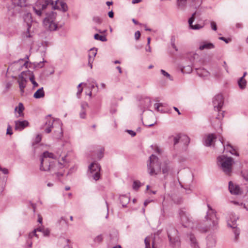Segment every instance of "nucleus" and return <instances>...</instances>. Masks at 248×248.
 Wrapping results in <instances>:
<instances>
[{
  "label": "nucleus",
  "mask_w": 248,
  "mask_h": 248,
  "mask_svg": "<svg viewBox=\"0 0 248 248\" xmlns=\"http://www.w3.org/2000/svg\"><path fill=\"white\" fill-rule=\"evenodd\" d=\"M28 32L26 33V35L27 37L30 38V37H31V35L30 33V32H29V28H31V26H30L29 23H28Z\"/></svg>",
  "instance_id": "nucleus-59"
},
{
  "label": "nucleus",
  "mask_w": 248,
  "mask_h": 248,
  "mask_svg": "<svg viewBox=\"0 0 248 248\" xmlns=\"http://www.w3.org/2000/svg\"><path fill=\"white\" fill-rule=\"evenodd\" d=\"M66 241L67 242V244L64 246V248H72V247L70 244L69 240L68 239H67Z\"/></svg>",
  "instance_id": "nucleus-50"
},
{
  "label": "nucleus",
  "mask_w": 248,
  "mask_h": 248,
  "mask_svg": "<svg viewBox=\"0 0 248 248\" xmlns=\"http://www.w3.org/2000/svg\"><path fill=\"white\" fill-rule=\"evenodd\" d=\"M226 147H230L231 148V150H229V152L230 153H231L232 155H236V156H238L239 155V154L235 152V150L234 149H233V148L232 147V145L229 144V143H228L227 145H226Z\"/></svg>",
  "instance_id": "nucleus-34"
},
{
  "label": "nucleus",
  "mask_w": 248,
  "mask_h": 248,
  "mask_svg": "<svg viewBox=\"0 0 248 248\" xmlns=\"http://www.w3.org/2000/svg\"><path fill=\"white\" fill-rule=\"evenodd\" d=\"M140 186V182L139 181H135L133 184V188L135 190H138Z\"/></svg>",
  "instance_id": "nucleus-36"
},
{
  "label": "nucleus",
  "mask_w": 248,
  "mask_h": 248,
  "mask_svg": "<svg viewBox=\"0 0 248 248\" xmlns=\"http://www.w3.org/2000/svg\"><path fill=\"white\" fill-rule=\"evenodd\" d=\"M45 126H46L45 131L46 133H49L51 131V127L55 126L56 124H58L60 126V132H58L59 134H57V132H55L54 138L56 139H60L62 134V125L59 123V120L57 119H54L52 118L50 115H47L45 118Z\"/></svg>",
  "instance_id": "nucleus-6"
},
{
  "label": "nucleus",
  "mask_w": 248,
  "mask_h": 248,
  "mask_svg": "<svg viewBox=\"0 0 248 248\" xmlns=\"http://www.w3.org/2000/svg\"><path fill=\"white\" fill-rule=\"evenodd\" d=\"M62 8V0H57L55 3L52 0H38L33 7L35 14L38 16H41L45 14L46 17L43 22L44 25L50 31H55L57 29V25L55 23L56 13L51 11L48 12L47 10H61Z\"/></svg>",
  "instance_id": "nucleus-1"
},
{
  "label": "nucleus",
  "mask_w": 248,
  "mask_h": 248,
  "mask_svg": "<svg viewBox=\"0 0 248 248\" xmlns=\"http://www.w3.org/2000/svg\"><path fill=\"white\" fill-rule=\"evenodd\" d=\"M6 134L7 135H11L13 134L12 127L10 125H8Z\"/></svg>",
  "instance_id": "nucleus-44"
},
{
  "label": "nucleus",
  "mask_w": 248,
  "mask_h": 248,
  "mask_svg": "<svg viewBox=\"0 0 248 248\" xmlns=\"http://www.w3.org/2000/svg\"><path fill=\"white\" fill-rule=\"evenodd\" d=\"M178 214L182 225L184 227H190L192 222L188 213L184 209H180Z\"/></svg>",
  "instance_id": "nucleus-9"
},
{
  "label": "nucleus",
  "mask_w": 248,
  "mask_h": 248,
  "mask_svg": "<svg viewBox=\"0 0 248 248\" xmlns=\"http://www.w3.org/2000/svg\"><path fill=\"white\" fill-rule=\"evenodd\" d=\"M190 140L188 136L186 135L181 136L180 142L182 143L184 145H187L189 143Z\"/></svg>",
  "instance_id": "nucleus-28"
},
{
  "label": "nucleus",
  "mask_w": 248,
  "mask_h": 248,
  "mask_svg": "<svg viewBox=\"0 0 248 248\" xmlns=\"http://www.w3.org/2000/svg\"><path fill=\"white\" fill-rule=\"evenodd\" d=\"M219 140L220 141L221 144H222V146L223 147V149L224 150L225 149V144L224 143V140H223V137H221L220 139H219Z\"/></svg>",
  "instance_id": "nucleus-62"
},
{
  "label": "nucleus",
  "mask_w": 248,
  "mask_h": 248,
  "mask_svg": "<svg viewBox=\"0 0 248 248\" xmlns=\"http://www.w3.org/2000/svg\"><path fill=\"white\" fill-rule=\"evenodd\" d=\"M192 71V67L189 65L184 66L181 68V72L183 73H190Z\"/></svg>",
  "instance_id": "nucleus-32"
},
{
  "label": "nucleus",
  "mask_w": 248,
  "mask_h": 248,
  "mask_svg": "<svg viewBox=\"0 0 248 248\" xmlns=\"http://www.w3.org/2000/svg\"><path fill=\"white\" fill-rule=\"evenodd\" d=\"M104 152V149L103 148H101L100 149L99 152L97 154V157L99 159H101L103 157Z\"/></svg>",
  "instance_id": "nucleus-38"
},
{
  "label": "nucleus",
  "mask_w": 248,
  "mask_h": 248,
  "mask_svg": "<svg viewBox=\"0 0 248 248\" xmlns=\"http://www.w3.org/2000/svg\"><path fill=\"white\" fill-rule=\"evenodd\" d=\"M13 1L15 4L18 7H25L27 5L26 0H13Z\"/></svg>",
  "instance_id": "nucleus-26"
},
{
  "label": "nucleus",
  "mask_w": 248,
  "mask_h": 248,
  "mask_svg": "<svg viewBox=\"0 0 248 248\" xmlns=\"http://www.w3.org/2000/svg\"><path fill=\"white\" fill-rule=\"evenodd\" d=\"M196 72L200 77H207L209 75V72L204 68L196 69Z\"/></svg>",
  "instance_id": "nucleus-21"
},
{
  "label": "nucleus",
  "mask_w": 248,
  "mask_h": 248,
  "mask_svg": "<svg viewBox=\"0 0 248 248\" xmlns=\"http://www.w3.org/2000/svg\"><path fill=\"white\" fill-rule=\"evenodd\" d=\"M160 72L163 75L166 77L167 78H169L170 80H172V79H171V78L170 75L168 72H166L165 70L161 69L160 70Z\"/></svg>",
  "instance_id": "nucleus-39"
},
{
  "label": "nucleus",
  "mask_w": 248,
  "mask_h": 248,
  "mask_svg": "<svg viewBox=\"0 0 248 248\" xmlns=\"http://www.w3.org/2000/svg\"><path fill=\"white\" fill-rule=\"evenodd\" d=\"M82 90H83L82 88H80V89H78V91L77 93V95L78 98L80 97V95L81 93L82 92Z\"/></svg>",
  "instance_id": "nucleus-58"
},
{
  "label": "nucleus",
  "mask_w": 248,
  "mask_h": 248,
  "mask_svg": "<svg viewBox=\"0 0 248 248\" xmlns=\"http://www.w3.org/2000/svg\"><path fill=\"white\" fill-rule=\"evenodd\" d=\"M0 171H2V172H3V173L4 174H7V173H8V170H7V169H6V168H3V169H2V168H1L0 167Z\"/></svg>",
  "instance_id": "nucleus-56"
},
{
  "label": "nucleus",
  "mask_w": 248,
  "mask_h": 248,
  "mask_svg": "<svg viewBox=\"0 0 248 248\" xmlns=\"http://www.w3.org/2000/svg\"><path fill=\"white\" fill-rule=\"evenodd\" d=\"M82 90H83L82 88H80V89H78V91L77 93V95L78 98L80 97V95L81 93L82 92Z\"/></svg>",
  "instance_id": "nucleus-57"
},
{
  "label": "nucleus",
  "mask_w": 248,
  "mask_h": 248,
  "mask_svg": "<svg viewBox=\"0 0 248 248\" xmlns=\"http://www.w3.org/2000/svg\"><path fill=\"white\" fill-rule=\"evenodd\" d=\"M168 236L169 239L170 245L173 248H179L180 240L178 231L172 227H170L168 229Z\"/></svg>",
  "instance_id": "nucleus-7"
},
{
  "label": "nucleus",
  "mask_w": 248,
  "mask_h": 248,
  "mask_svg": "<svg viewBox=\"0 0 248 248\" xmlns=\"http://www.w3.org/2000/svg\"><path fill=\"white\" fill-rule=\"evenodd\" d=\"M214 47L215 46L213 44L207 42H203L201 43L199 46V49L200 50H202L204 49H209L214 48Z\"/></svg>",
  "instance_id": "nucleus-18"
},
{
  "label": "nucleus",
  "mask_w": 248,
  "mask_h": 248,
  "mask_svg": "<svg viewBox=\"0 0 248 248\" xmlns=\"http://www.w3.org/2000/svg\"><path fill=\"white\" fill-rule=\"evenodd\" d=\"M62 152L60 151L56 154L47 151L43 153L41 156L40 169L42 171H48L52 169L54 171L59 170L62 167V164L59 158Z\"/></svg>",
  "instance_id": "nucleus-2"
},
{
  "label": "nucleus",
  "mask_w": 248,
  "mask_h": 248,
  "mask_svg": "<svg viewBox=\"0 0 248 248\" xmlns=\"http://www.w3.org/2000/svg\"><path fill=\"white\" fill-rule=\"evenodd\" d=\"M93 21L96 24H100L102 23V19L99 16H94L93 18Z\"/></svg>",
  "instance_id": "nucleus-37"
},
{
  "label": "nucleus",
  "mask_w": 248,
  "mask_h": 248,
  "mask_svg": "<svg viewBox=\"0 0 248 248\" xmlns=\"http://www.w3.org/2000/svg\"><path fill=\"white\" fill-rule=\"evenodd\" d=\"M134 36H135V38L136 40H138L140 37V31H136L135 33Z\"/></svg>",
  "instance_id": "nucleus-45"
},
{
  "label": "nucleus",
  "mask_w": 248,
  "mask_h": 248,
  "mask_svg": "<svg viewBox=\"0 0 248 248\" xmlns=\"http://www.w3.org/2000/svg\"><path fill=\"white\" fill-rule=\"evenodd\" d=\"M155 109H156L158 111H161L162 112V110H160L159 109V107L160 106H162V104L161 103H155Z\"/></svg>",
  "instance_id": "nucleus-46"
},
{
  "label": "nucleus",
  "mask_w": 248,
  "mask_h": 248,
  "mask_svg": "<svg viewBox=\"0 0 248 248\" xmlns=\"http://www.w3.org/2000/svg\"><path fill=\"white\" fill-rule=\"evenodd\" d=\"M144 243L145 245V248H151L150 241L147 237L145 238L144 239Z\"/></svg>",
  "instance_id": "nucleus-41"
},
{
  "label": "nucleus",
  "mask_w": 248,
  "mask_h": 248,
  "mask_svg": "<svg viewBox=\"0 0 248 248\" xmlns=\"http://www.w3.org/2000/svg\"><path fill=\"white\" fill-rule=\"evenodd\" d=\"M202 0H192V6L195 9L198 8L202 4Z\"/></svg>",
  "instance_id": "nucleus-33"
},
{
  "label": "nucleus",
  "mask_w": 248,
  "mask_h": 248,
  "mask_svg": "<svg viewBox=\"0 0 248 248\" xmlns=\"http://www.w3.org/2000/svg\"><path fill=\"white\" fill-rule=\"evenodd\" d=\"M197 14V12H194L192 15L191 17L188 19V23L190 28L193 30H199L202 29L203 27V26H201L199 24H196L195 25H193L192 23L195 19V16Z\"/></svg>",
  "instance_id": "nucleus-16"
},
{
  "label": "nucleus",
  "mask_w": 248,
  "mask_h": 248,
  "mask_svg": "<svg viewBox=\"0 0 248 248\" xmlns=\"http://www.w3.org/2000/svg\"><path fill=\"white\" fill-rule=\"evenodd\" d=\"M26 247L27 248H31L32 247V242L29 240H27L26 242Z\"/></svg>",
  "instance_id": "nucleus-51"
},
{
  "label": "nucleus",
  "mask_w": 248,
  "mask_h": 248,
  "mask_svg": "<svg viewBox=\"0 0 248 248\" xmlns=\"http://www.w3.org/2000/svg\"><path fill=\"white\" fill-rule=\"evenodd\" d=\"M94 38L95 40H100L102 42H106L107 41V39L105 36L100 35L97 33L94 34Z\"/></svg>",
  "instance_id": "nucleus-31"
},
{
  "label": "nucleus",
  "mask_w": 248,
  "mask_h": 248,
  "mask_svg": "<svg viewBox=\"0 0 248 248\" xmlns=\"http://www.w3.org/2000/svg\"><path fill=\"white\" fill-rule=\"evenodd\" d=\"M151 99L149 97H145L144 99L140 100V103L141 106L143 108H148L151 106Z\"/></svg>",
  "instance_id": "nucleus-20"
},
{
  "label": "nucleus",
  "mask_w": 248,
  "mask_h": 248,
  "mask_svg": "<svg viewBox=\"0 0 248 248\" xmlns=\"http://www.w3.org/2000/svg\"><path fill=\"white\" fill-rule=\"evenodd\" d=\"M217 164L222 171L227 175H230L232 170L233 160L231 157H227L225 155L218 156L217 158Z\"/></svg>",
  "instance_id": "nucleus-3"
},
{
  "label": "nucleus",
  "mask_w": 248,
  "mask_h": 248,
  "mask_svg": "<svg viewBox=\"0 0 248 248\" xmlns=\"http://www.w3.org/2000/svg\"><path fill=\"white\" fill-rule=\"evenodd\" d=\"M44 62H35L34 63V65L35 67H42L43 66V63Z\"/></svg>",
  "instance_id": "nucleus-47"
},
{
  "label": "nucleus",
  "mask_w": 248,
  "mask_h": 248,
  "mask_svg": "<svg viewBox=\"0 0 248 248\" xmlns=\"http://www.w3.org/2000/svg\"><path fill=\"white\" fill-rule=\"evenodd\" d=\"M45 96V92L43 88L39 89L33 94V97L36 99H39L44 97Z\"/></svg>",
  "instance_id": "nucleus-23"
},
{
  "label": "nucleus",
  "mask_w": 248,
  "mask_h": 248,
  "mask_svg": "<svg viewBox=\"0 0 248 248\" xmlns=\"http://www.w3.org/2000/svg\"><path fill=\"white\" fill-rule=\"evenodd\" d=\"M175 37L174 36H172L170 39V42H171V46L172 47L176 46L175 45Z\"/></svg>",
  "instance_id": "nucleus-49"
},
{
  "label": "nucleus",
  "mask_w": 248,
  "mask_h": 248,
  "mask_svg": "<svg viewBox=\"0 0 248 248\" xmlns=\"http://www.w3.org/2000/svg\"><path fill=\"white\" fill-rule=\"evenodd\" d=\"M238 84L240 89H244L246 87L247 81L243 77H241L238 81Z\"/></svg>",
  "instance_id": "nucleus-27"
},
{
  "label": "nucleus",
  "mask_w": 248,
  "mask_h": 248,
  "mask_svg": "<svg viewBox=\"0 0 248 248\" xmlns=\"http://www.w3.org/2000/svg\"><path fill=\"white\" fill-rule=\"evenodd\" d=\"M27 76L28 73L27 71L25 72H22L20 75H19L17 78V82L19 84L20 91L22 94L24 93V89L26 86Z\"/></svg>",
  "instance_id": "nucleus-10"
},
{
  "label": "nucleus",
  "mask_w": 248,
  "mask_h": 248,
  "mask_svg": "<svg viewBox=\"0 0 248 248\" xmlns=\"http://www.w3.org/2000/svg\"><path fill=\"white\" fill-rule=\"evenodd\" d=\"M127 132H128L130 135H131L132 137L135 136L136 135V133H135L134 131H132V130H127Z\"/></svg>",
  "instance_id": "nucleus-55"
},
{
  "label": "nucleus",
  "mask_w": 248,
  "mask_h": 248,
  "mask_svg": "<svg viewBox=\"0 0 248 248\" xmlns=\"http://www.w3.org/2000/svg\"><path fill=\"white\" fill-rule=\"evenodd\" d=\"M211 26L212 30H213L214 31H216L217 30V25L215 22L212 21L211 22Z\"/></svg>",
  "instance_id": "nucleus-48"
},
{
  "label": "nucleus",
  "mask_w": 248,
  "mask_h": 248,
  "mask_svg": "<svg viewBox=\"0 0 248 248\" xmlns=\"http://www.w3.org/2000/svg\"><path fill=\"white\" fill-rule=\"evenodd\" d=\"M15 129L17 131H21L23 130L25 127L29 125V123L26 121H15Z\"/></svg>",
  "instance_id": "nucleus-13"
},
{
  "label": "nucleus",
  "mask_w": 248,
  "mask_h": 248,
  "mask_svg": "<svg viewBox=\"0 0 248 248\" xmlns=\"http://www.w3.org/2000/svg\"><path fill=\"white\" fill-rule=\"evenodd\" d=\"M101 167L99 163L93 162L89 166V175L95 181L98 180L100 177V171Z\"/></svg>",
  "instance_id": "nucleus-8"
},
{
  "label": "nucleus",
  "mask_w": 248,
  "mask_h": 248,
  "mask_svg": "<svg viewBox=\"0 0 248 248\" xmlns=\"http://www.w3.org/2000/svg\"><path fill=\"white\" fill-rule=\"evenodd\" d=\"M119 199L123 207H125L130 201L129 198L125 195L120 196Z\"/></svg>",
  "instance_id": "nucleus-24"
},
{
  "label": "nucleus",
  "mask_w": 248,
  "mask_h": 248,
  "mask_svg": "<svg viewBox=\"0 0 248 248\" xmlns=\"http://www.w3.org/2000/svg\"><path fill=\"white\" fill-rule=\"evenodd\" d=\"M96 51H97V49H95L94 52H92V54H90L91 55L92 57H93V58L95 57V56L96 55V53H97Z\"/></svg>",
  "instance_id": "nucleus-63"
},
{
  "label": "nucleus",
  "mask_w": 248,
  "mask_h": 248,
  "mask_svg": "<svg viewBox=\"0 0 248 248\" xmlns=\"http://www.w3.org/2000/svg\"><path fill=\"white\" fill-rule=\"evenodd\" d=\"M229 189L232 194L240 195L242 193V190L239 186L233 184L232 181H230L229 183Z\"/></svg>",
  "instance_id": "nucleus-12"
},
{
  "label": "nucleus",
  "mask_w": 248,
  "mask_h": 248,
  "mask_svg": "<svg viewBox=\"0 0 248 248\" xmlns=\"http://www.w3.org/2000/svg\"><path fill=\"white\" fill-rule=\"evenodd\" d=\"M208 208V211L207 213V215L205 216V218L208 220V219L212 221V225H210L209 227H204L200 229V230L202 232H205L208 231V230L212 229L215 230L217 228L218 225V218L216 216V212L213 210L210 205H207Z\"/></svg>",
  "instance_id": "nucleus-4"
},
{
  "label": "nucleus",
  "mask_w": 248,
  "mask_h": 248,
  "mask_svg": "<svg viewBox=\"0 0 248 248\" xmlns=\"http://www.w3.org/2000/svg\"><path fill=\"white\" fill-rule=\"evenodd\" d=\"M88 104L87 103H82L81 104V108H82V110L81 112L80 113V117L82 119H84L86 117V112L84 110V107H87Z\"/></svg>",
  "instance_id": "nucleus-30"
},
{
  "label": "nucleus",
  "mask_w": 248,
  "mask_h": 248,
  "mask_svg": "<svg viewBox=\"0 0 248 248\" xmlns=\"http://www.w3.org/2000/svg\"><path fill=\"white\" fill-rule=\"evenodd\" d=\"M216 138L215 135L213 134H209L204 139V144L206 146H210Z\"/></svg>",
  "instance_id": "nucleus-15"
},
{
  "label": "nucleus",
  "mask_w": 248,
  "mask_h": 248,
  "mask_svg": "<svg viewBox=\"0 0 248 248\" xmlns=\"http://www.w3.org/2000/svg\"><path fill=\"white\" fill-rule=\"evenodd\" d=\"M55 176L59 180H60L62 174L60 172H57L55 173Z\"/></svg>",
  "instance_id": "nucleus-52"
},
{
  "label": "nucleus",
  "mask_w": 248,
  "mask_h": 248,
  "mask_svg": "<svg viewBox=\"0 0 248 248\" xmlns=\"http://www.w3.org/2000/svg\"><path fill=\"white\" fill-rule=\"evenodd\" d=\"M42 233L44 236H48L49 235L50 231L47 228H45V229L43 230Z\"/></svg>",
  "instance_id": "nucleus-42"
},
{
  "label": "nucleus",
  "mask_w": 248,
  "mask_h": 248,
  "mask_svg": "<svg viewBox=\"0 0 248 248\" xmlns=\"http://www.w3.org/2000/svg\"><path fill=\"white\" fill-rule=\"evenodd\" d=\"M103 235L102 234H100L94 238V242L95 243L99 244L103 241Z\"/></svg>",
  "instance_id": "nucleus-35"
},
{
  "label": "nucleus",
  "mask_w": 248,
  "mask_h": 248,
  "mask_svg": "<svg viewBox=\"0 0 248 248\" xmlns=\"http://www.w3.org/2000/svg\"><path fill=\"white\" fill-rule=\"evenodd\" d=\"M93 61H94V58L92 57V56L90 54H89L88 55V62L90 61V62H93Z\"/></svg>",
  "instance_id": "nucleus-61"
},
{
  "label": "nucleus",
  "mask_w": 248,
  "mask_h": 248,
  "mask_svg": "<svg viewBox=\"0 0 248 248\" xmlns=\"http://www.w3.org/2000/svg\"><path fill=\"white\" fill-rule=\"evenodd\" d=\"M223 103V97L220 94L216 95L213 99V105L215 110L220 111Z\"/></svg>",
  "instance_id": "nucleus-11"
},
{
  "label": "nucleus",
  "mask_w": 248,
  "mask_h": 248,
  "mask_svg": "<svg viewBox=\"0 0 248 248\" xmlns=\"http://www.w3.org/2000/svg\"><path fill=\"white\" fill-rule=\"evenodd\" d=\"M219 39L224 41L226 43H228L229 42V41H230V39H227L224 38V37H219Z\"/></svg>",
  "instance_id": "nucleus-53"
},
{
  "label": "nucleus",
  "mask_w": 248,
  "mask_h": 248,
  "mask_svg": "<svg viewBox=\"0 0 248 248\" xmlns=\"http://www.w3.org/2000/svg\"><path fill=\"white\" fill-rule=\"evenodd\" d=\"M149 162L147 163L148 171L151 175H156L161 170L160 163L158 158L154 155H152L149 157Z\"/></svg>",
  "instance_id": "nucleus-5"
},
{
  "label": "nucleus",
  "mask_w": 248,
  "mask_h": 248,
  "mask_svg": "<svg viewBox=\"0 0 248 248\" xmlns=\"http://www.w3.org/2000/svg\"><path fill=\"white\" fill-rule=\"evenodd\" d=\"M24 109V107L22 103H19L18 106H16L15 108V113H17L16 114V117L18 118L19 117H23L24 116L23 110Z\"/></svg>",
  "instance_id": "nucleus-17"
},
{
  "label": "nucleus",
  "mask_w": 248,
  "mask_h": 248,
  "mask_svg": "<svg viewBox=\"0 0 248 248\" xmlns=\"http://www.w3.org/2000/svg\"><path fill=\"white\" fill-rule=\"evenodd\" d=\"M28 76H29V79L33 84V87H36L38 86V83L35 81V77L33 73L30 71H27Z\"/></svg>",
  "instance_id": "nucleus-25"
},
{
  "label": "nucleus",
  "mask_w": 248,
  "mask_h": 248,
  "mask_svg": "<svg viewBox=\"0 0 248 248\" xmlns=\"http://www.w3.org/2000/svg\"><path fill=\"white\" fill-rule=\"evenodd\" d=\"M232 222V224H231L229 222H228V226L234 229L233 233L235 235V241H237L238 239L239 235L240 234V230L238 228H236V220L234 219Z\"/></svg>",
  "instance_id": "nucleus-14"
},
{
  "label": "nucleus",
  "mask_w": 248,
  "mask_h": 248,
  "mask_svg": "<svg viewBox=\"0 0 248 248\" xmlns=\"http://www.w3.org/2000/svg\"><path fill=\"white\" fill-rule=\"evenodd\" d=\"M45 229L44 227H38L37 229H34L32 232H30L29 234L28 237L29 239L32 238L33 236H35L38 237V235L36 234V232H42L43 230Z\"/></svg>",
  "instance_id": "nucleus-22"
},
{
  "label": "nucleus",
  "mask_w": 248,
  "mask_h": 248,
  "mask_svg": "<svg viewBox=\"0 0 248 248\" xmlns=\"http://www.w3.org/2000/svg\"><path fill=\"white\" fill-rule=\"evenodd\" d=\"M142 123L144 125L147 126L148 127L152 126L155 124V123H150L147 122L145 120H144V121H143Z\"/></svg>",
  "instance_id": "nucleus-43"
},
{
  "label": "nucleus",
  "mask_w": 248,
  "mask_h": 248,
  "mask_svg": "<svg viewBox=\"0 0 248 248\" xmlns=\"http://www.w3.org/2000/svg\"><path fill=\"white\" fill-rule=\"evenodd\" d=\"M181 136L175 137L173 139L174 145H176L178 143L180 142Z\"/></svg>",
  "instance_id": "nucleus-40"
},
{
  "label": "nucleus",
  "mask_w": 248,
  "mask_h": 248,
  "mask_svg": "<svg viewBox=\"0 0 248 248\" xmlns=\"http://www.w3.org/2000/svg\"><path fill=\"white\" fill-rule=\"evenodd\" d=\"M187 0H177V6L182 9H184L186 5Z\"/></svg>",
  "instance_id": "nucleus-29"
},
{
  "label": "nucleus",
  "mask_w": 248,
  "mask_h": 248,
  "mask_svg": "<svg viewBox=\"0 0 248 248\" xmlns=\"http://www.w3.org/2000/svg\"><path fill=\"white\" fill-rule=\"evenodd\" d=\"M108 16L110 18H113L114 17V13L112 10L108 13Z\"/></svg>",
  "instance_id": "nucleus-60"
},
{
  "label": "nucleus",
  "mask_w": 248,
  "mask_h": 248,
  "mask_svg": "<svg viewBox=\"0 0 248 248\" xmlns=\"http://www.w3.org/2000/svg\"><path fill=\"white\" fill-rule=\"evenodd\" d=\"M173 168L168 163L165 162L162 167V173L166 176L169 173L172 171Z\"/></svg>",
  "instance_id": "nucleus-19"
},
{
  "label": "nucleus",
  "mask_w": 248,
  "mask_h": 248,
  "mask_svg": "<svg viewBox=\"0 0 248 248\" xmlns=\"http://www.w3.org/2000/svg\"><path fill=\"white\" fill-rule=\"evenodd\" d=\"M42 221H43V218L42 217H41L40 215H38V222L40 223H42Z\"/></svg>",
  "instance_id": "nucleus-64"
},
{
  "label": "nucleus",
  "mask_w": 248,
  "mask_h": 248,
  "mask_svg": "<svg viewBox=\"0 0 248 248\" xmlns=\"http://www.w3.org/2000/svg\"><path fill=\"white\" fill-rule=\"evenodd\" d=\"M68 10V6L67 4L63 2V12H65Z\"/></svg>",
  "instance_id": "nucleus-54"
}]
</instances>
